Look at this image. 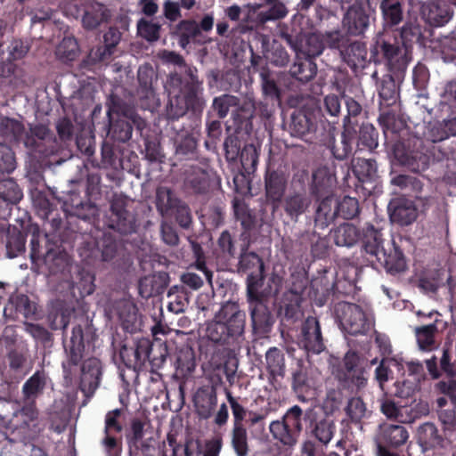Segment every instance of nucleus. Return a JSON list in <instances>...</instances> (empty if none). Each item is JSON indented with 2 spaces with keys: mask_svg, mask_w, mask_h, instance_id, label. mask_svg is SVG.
<instances>
[{
  "mask_svg": "<svg viewBox=\"0 0 456 456\" xmlns=\"http://www.w3.org/2000/svg\"><path fill=\"white\" fill-rule=\"evenodd\" d=\"M382 412L389 419H395L400 422H410L408 409L405 406L397 407L391 400H384L381 403Z\"/></svg>",
  "mask_w": 456,
  "mask_h": 456,
  "instance_id": "nucleus-24",
  "label": "nucleus"
},
{
  "mask_svg": "<svg viewBox=\"0 0 456 456\" xmlns=\"http://www.w3.org/2000/svg\"><path fill=\"white\" fill-rule=\"evenodd\" d=\"M343 23L349 33L360 35L369 26V15L361 5L354 4L346 13Z\"/></svg>",
  "mask_w": 456,
  "mask_h": 456,
  "instance_id": "nucleus-12",
  "label": "nucleus"
},
{
  "mask_svg": "<svg viewBox=\"0 0 456 456\" xmlns=\"http://www.w3.org/2000/svg\"><path fill=\"white\" fill-rule=\"evenodd\" d=\"M180 36L187 38H194L200 34V27L194 20H183L178 25Z\"/></svg>",
  "mask_w": 456,
  "mask_h": 456,
  "instance_id": "nucleus-43",
  "label": "nucleus"
},
{
  "mask_svg": "<svg viewBox=\"0 0 456 456\" xmlns=\"http://www.w3.org/2000/svg\"><path fill=\"white\" fill-rule=\"evenodd\" d=\"M333 432L334 425L332 421L328 419L320 421L314 429L316 438L323 444H328L331 440Z\"/></svg>",
  "mask_w": 456,
  "mask_h": 456,
  "instance_id": "nucleus-35",
  "label": "nucleus"
},
{
  "mask_svg": "<svg viewBox=\"0 0 456 456\" xmlns=\"http://www.w3.org/2000/svg\"><path fill=\"white\" fill-rule=\"evenodd\" d=\"M28 45L21 39H14L9 46V53L12 60H20L28 53Z\"/></svg>",
  "mask_w": 456,
  "mask_h": 456,
  "instance_id": "nucleus-42",
  "label": "nucleus"
},
{
  "mask_svg": "<svg viewBox=\"0 0 456 456\" xmlns=\"http://www.w3.org/2000/svg\"><path fill=\"white\" fill-rule=\"evenodd\" d=\"M336 315L341 328L352 335L363 333L371 325L370 316L354 304L339 303L336 306Z\"/></svg>",
  "mask_w": 456,
  "mask_h": 456,
  "instance_id": "nucleus-5",
  "label": "nucleus"
},
{
  "mask_svg": "<svg viewBox=\"0 0 456 456\" xmlns=\"http://www.w3.org/2000/svg\"><path fill=\"white\" fill-rule=\"evenodd\" d=\"M358 209V201L354 198L344 197L341 200H338V216H341L345 219L354 217Z\"/></svg>",
  "mask_w": 456,
  "mask_h": 456,
  "instance_id": "nucleus-32",
  "label": "nucleus"
},
{
  "mask_svg": "<svg viewBox=\"0 0 456 456\" xmlns=\"http://www.w3.org/2000/svg\"><path fill=\"white\" fill-rule=\"evenodd\" d=\"M334 240L338 246L351 247L358 240V232L355 226L345 224L334 231Z\"/></svg>",
  "mask_w": 456,
  "mask_h": 456,
  "instance_id": "nucleus-18",
  "label": "nucleus"
},
{
  "mask_svg": "<svg viewBox=\"0 0 456 456\" xmlns=\"http://www.w3.org/2000/svg\"><path fill=\"white\" fill-rule=\"evenodd\" d=\"M394 155L401 164L408 166L413 170L419 168V166L415 164V157L405 152L403 144L397 143L395 145Z\"/></svg>",
  "mask_w": 456,
  "mask_h": 456,
  "instance_id": "nucleus-40",
  "label": "nucleus"
},
{
  "mask_svg": "<svg viewBox=\"0 0 456 456\" xmlns=\"http://www.w3.org/2000/svg\"><path fill=\"white\" fill-rule=\"evenodd\" d=\"M26 330L36 339L46 343L50 340L49 331L39 324L26 323Z\"/></svg>",
  "mask_w": 456,
  "mask_h": 456,
  "instance_id": "nucleus-47",
  "label": "nucleus"
},
{
  "mask_svg": "<svg viewBox=\"0 0 456 456\" xmlns=\"http://www.w3.org/2000/svg\"><path fill=\"white\" fill-rule=\"evenodd\" d=\"M177 201L170 190L161 187L157 191V208L161 215H167L177 207Z\"/></svg>",
  "mask_w": 456,
  "mask_h": 456,
  "instance_id": "nucleus-23",
  "label": "nucleus"
},
{
  "mask_svg": "<svg viewBox=\"0 0 456 456\" xmlns=\"http://www.w3.org/2000/svg\"><path fill=\"white\" fill-rule=\"evenodd\" d=\"M16 168L14 152L8 145L0 143V176L10 174Z\"/></svg>",
  "mask_w": 456,
  "mask_h": 456,
  "instance_id": "nucleus-27",
  "label": "nucleus"
},
{
  "mask_svg": "<svg viewBox=\"0 0 456 456\" xmlns=\"http://www.w3.org/2000/svg\"><path fill=\"white\" fill-rule=\"evenodd\" d=\"M164 12L166 18L172 21L176 20L181 16L178 4L172 1H167L165 3Z\"/></svg>",
  "mask_w": 456,
  "mask_h": 456,
  "instance_id": "nucleus-57",
  "label": "nucleus"
},
{
  "mask_svg": "<svg viewBox=\"0 0 456 456\" xmlns=\"http://www.w3.org/2000/svg\"><path fill=\"white\" fill-rule=\"evenodd\" d=\"M121 414V411L118 409L109 411L105 418V432L110 433L111 431L120 432L122 426L118 422V418Z\"/></svg>",
  "mask_w": 456,
  "mask_h": 456,
  "instance_id": "nucleus-46",
  "label": "nucleus"
},
{
  "mask_svg": "<svg viewBox=\"0 0 456 456\" xmlns=\"http://www.w3.org/2000/svg\"><path fill=\"white\" fill-rule=\"evenodd\" d=\"M338 378L345 381H350L357 388L363 387L367 383L365 372L362 369H357L350 374H342Z\"/></svg>",
  "mask_w": 456,
  "mask_h": 456,
  "instance_id": "nucleus-45",
  "label": "nucleus"
},
{
  "mask_svg": "<svg viewBox=\"0 0 456 456\" xmlns=\"http://www.w3.org/2000/svg\"><path fill=\"white\" fill-rule=\"evenodd\" d=\"M439 391L451 397L452 403L456 399V380L449 379L447 381H441L437 384Z\"/></svg>",
  "mask_w": 456,
  "mask_h": 456,
  "instance_id": "nucleus-52",
  "label": "nucleus"
},
{
  "mask_svg": "<svg viewBox=\"0 0 456 456\" xmlns=\"http://www.w3.org/2000/svg\"><path fill=\"white\" fill-rule=\"evenodd\" d=\"M439 418L444 426L445 429L456 430V405L453 403L452 411L441 410L439 411Z\"/></svg>",
  "mask_w": 456,
  "mask_h": 456,
  "instance_id": "nucleus-48",
  "label": "nucleus"
},
{
  "mask_svg": "<svg viewBox=\"0 0 456 456\" xmlns=\"http://www.w3.org/2000/svg\"><path fill=\"white\" fill-rule=\"evenodd\" d=\"M413 403L411 413L408 414V417L411 418V421L419 416L426 415L429 412V406L427 402L419 400V402L414 401Z\"/></svg>",
  "mask_w": 456,
  "mask_h": 456,
  "instance_id": "nucleus-54",
  "label": "nucleus"
},
{
  "mask_svg": "<svg viewBox=\"0 0 456 456\" xmlns=\"http://www.w3.org/2000/svg\"><path fill=\"white\" fill-rule=\"evenodd\" d=\"M390 219L400 225H408L418 216V210L412 200L397 198L389 204Z\"/></svg>",
  "mask_w": 456,
  "mask_h": 456,
  "instance_id": "nucleus-7",
  "label": "nucleus"
},
{
  "mask_svg": "<svg viewBox=\"0 0 456 456\" xmlns=\"http://www.w3.org/2000/svg\"><path fill=\"white\" fill-rule=\"evenodd\" d=\"M269 430L275 440H278L285 446L292 447L297 442V437L294 435L282 419L274 420L270 423Z\"/></svg>",
  "mask_w": 456,
  "mask_h": 456,
  "instance_id": "nucleus-16",
  "label": "nucleus"
},
{
  "mask_svg": "<svg viewBox=\"0 0 456 456\" xmlns=\"http://www.w3.org/2000/svg\"><path fill=\"white\" fill-rule=\"evenodd\" d=\"M301 343L306 351L320 354L324 350L319 322L314 317H308L302 328Z\"/></svg>",
  "mask_w": 456,
  "mask_h": 456,
  "instance_id": "nucleus-9",
  "label": "nucleus"
},
{
  "mask_svg": "<svg viewBox=\"0 0 456 456\" xmlns=\"http://www.w3.org/2000/svg\"><path fill=\"white\" fill-rule=\"evenodd\" d=\"M160 26L152 21L142 19L137 23L138 35L149 42L157 41L159 37Z\"/></svg>",
  "mask_w": 456,
  "mask_h": 456,
  "instance_id": "nucleus-30",
  "label": "nucleus"
},
{
  "mask_svg": "<svg viewBox=\"0 0 456 456\" xmlns=\"http://www.w3.org/2000/svg\"><path fill=\"white\" fill-rule=\"evenodd\" d=\"M287 14V9L281 3L275 4L267 13L261 14V20L266 21L269 20H276L283 18Z\"/></svg>",
  "mask_w": 456,
  "mask_h": 456,
  "instance_id": "nucleus-50",
  "label": "nucleus"
},
{
  "mask_svg": "<svg viewBox=\"0 0 456 456\" xmlns=\"http://www.w3.org/2000/svg\"><path fill=\"white\" fill-rule=\"evenodd\" d=\"M289 428L293 431L298 438L302 430V410L299 406L294 405L289 408L281 419Z\"/></svg>",
  "mask_w": 456,
  "mask_h": 456,
  "instance_id": "nucleus-26",
  "label": "nucleus"
},
{
  "mask_svg": "<svg viewBox=\"0 0 456 456\" xmlns=\"http://www.w3.org/2000/svg\"><path fill=\"white\" fill-rule=\"evenodd\" d=\"M354 172L362 182L372 180L377 175V165L371 159H358L354 164Z\"/></svg>",
  "mask_w": 456,
  "mask_h": 456,
  "instance_id": "nucleus-28",
  "label": "nucleus"
},
{
  "mask_svg": "<svg viewBox=\"0 0 456 456\" xmlns=\"http://www.w3.org/2000/svg\"><path fill=\"white\" fill-rule=\"evenodd\" d=\"M17 313L26 318L33 317L36 314V305L30 301L27 295L20 294L11 298Z\"/></svg>",
  "mask_w": 456,
  "mask_h": 456,
  "instance_id": "nucleus-29",
  "label": "nucleus"
},
{
  "mask_svg": "<svg viewBox=\"0 0 456 456\" xmlns=\"http://www.w3.org/2000/svg\"><path fill=\"white\" fill-rule=\"evenodd\" d=\"M409 437L407 430L399 425L382 424L379 426V434L377 437V447L379 444L385 447H398L403 444Z\"/></svg>",
  "mask_w": 456,
  "mask_h": 456,
  "instance_id": "nucleus-11",
  "label": "nucleus"
},
{
  "mask_svg": "<svg viewBox=\"0 0 456 456\" xmlns=\"http://www.w3.org/2000/svg\"><path fill=\"white\" fill-rule=\"evenodd\" d=\"M162 239L168 245H175L178 242V236L172 226L163 224L161 226Z\"/></svg>",
  "mask_w": 456,
  "mask_h": 456,
  "instance_id": "nucleus-53",
  "label": "nucleus"
},
{
  "mask_svg": "<svg viewBox=\"0 0 456 456\" xmlns=\"http://www.w3.org/2000/svg\"><path fill=\"white\" fill-rule=\"evenodd\" d=\"M43 387V382L41 378L35 374L29 378L23 385V393L27 398L36 395L39 390Z\"/></svg>",
  "mask_w": 456,
  "mask_h": 456,
  "instance_id": "nucleus-41",
  "label": "nucleus"
},
{
  "mask_svg": "<svg viewBox=\"0 0 456 456\" xmlns=\"http://www.w3.org/2000/svg\"><path fill=\"white\" fill-rule=\"evenodd\" d=\"M325 106L327 111L331 116H338L340 112V102L336 95H328L325 98Z\"/></svg>",
  "mask_w": 456,
  "mask_h": 456,
  "instance_id": "nucleus-59",
  "label": "nucleus"
},
{
  "mask_svg": "<svg viewBox=\"0 0 456 456\" xmlns=\"http://www.w3.org/2000/svg\"><path fill=\"white\" fill-rule=\"evenodd\" d=\"M78 289L82 296L91 295L94 291V275L89 272L79 273Z\"/></svg>",
  "mask_w": 456,
  "mask_h": 456,
  "instance_id": "nucleus-44",
  "label": "nucleus"
},
{
  "mask_svg": "<svg viewBox=\"0 0 456 456\" xmlns=\"http://www.w3.org/2000/svg\"><path fill=\"white\" fill-rule=\"evenodd\" d=\"M347 414L354 420H360L366 414V407L361 398H352L346 408Z\"/></svg>",
  "mask_w": 456,
  "mask_h": 456,
  "instance_id": "nucleus-38",
  "label": "nucleus"
},
{
  "mask_svg": "<svg viewBox=\"0 0 456 456\" xmlns=\"http://www.w3.org/2000/svg\"><path fill=\"white\" fill-rule=\"evenodd\" d=\"M419 442L426 449L440 444L436 428L431 423L422 425L418 431Z\"/></svg>",
  "mask_w": 456,
  "mask_h": 456,
  "instance_id": "nucleus-20",
  "label": "nucleus"
},
{
  "mask_svg": "<svg viewBox=\"0 0 456 456\" xmlns=\"http://www.w3.org/2000/svg\"><path fill=\"white\" fill-rule=\"evenodd\" d=\"M437 320L435 323L416 329V337L421 350H431L434 346V333L437 329Z\"/></svg>",
  "mask_w": 456,
  "mask_h": 456,
  "instance_id": "nucleus-21",
  "label": "nucleus"
},
{
  "mask_svg": "<svg viewBox=\"0 0 456 456\" xmlns=\"http://www.w3.org/2000/svg\"><path fill=\"white\" fill-rule=\"evenodd\" d=\"M405 367L408 370L407 377H404L405 370L403 371V379L395 383V395L402 398L411 396L418 389L419 382L423 377L422 365L418 362H406Z\"/></svg>",
  "mask_w": 456,
  "mask_h": 456,
  "instance_id": "nucleus-6",
  "label": "nucleus"
},
{
  "mask_svg": "<svg viewBox=\"0 0 456 456\" xmlns=\"http://www.w3.org/2000/svg\"><path fill=\"white\" fill-rule=\"evenodd\" d=\"M248 300L250 303L251 318H252L253 322L256 323L257 322H260L258 312H259V308L262 307V305L256 298L252 286L248 285Z\"/></svg>",
  "mask_w": 456,
  "mask_h": 456,
  "instance_id": "nucleus-51",
  "label": "nucleus"
},
{
  "mask_svg": "<svg viewBox=\"0 0 456 456\" xmlns=\"http://www.w3.org/2000/svg\"><path fill=\"white\" fill-rule=\"evenodd\" d=\"M258 159V153L256 148L248 144L246 145L240 154V160L243 167L246 170L255 169Z\"/></svg>",
  "mask_w": 456,
  "mask_h": 456,
  "instance_id": "nucleus-36",
  "label": "nucleus"
},
{
  "mask_svg": "<svg viewBox=\"0 0 456 456\" xmlns=\"http://www.w3.org/2000/svg\"><path fill=\"white\" fill-rule=\"evenodd\" d=\"M406 363L400 356L384 358L375 370V379L380 388L384 389V384L393 378L394 370L398 372L404 370Z\"/></svg>",
  "mask_w": 456,
  "mask_h": 456,
  "instance_id": "nucleus-13",
  "label": "nucleus"
},
{
  "mask_svg": "<svg viewBox=\"0 0 456 456\" xmlns=\"http://www.w3.org/2000/svg\"><path fill=\"white\" fill-rule=\"evenodd\" d=\"M232 446L238 456H246L248 452L247 431L241 423L234 422Z\"/></svg>",
  "mask_w": 456,
  "mask_h": 456,
  "instance_id": "nucleus-25",
  "label": "nucleus"
},
{
  "mask_svg": "<svg viewBox=\"0 0 456 456\" xmlns=\"http://www.w3.org/2000/svg\"><path fill=\"white\" fill-rule=\"evenodd\" d=\"M36 417V412L31 408H22L13 412L8 420L7 428L11 429L26 428L29 422Z\"/></svg>",
  "mask_w": 456,
  "mask_h": 456,
  "instance_id": "nucleus-22",
  "label": "nucleus"
},
{
  "mask_svg": "<svg viewBox=\"0 0 456 456\" xmlns=\"http://www.w3.org/2000/svg\"><path fill=\"white\" fill-rule=\"evenodd\" d=\"M8 359L10 362V367L14 370H18L22 367L25 358L22 354L18 351H11L8 354Z\"/></svg>",
  "mask_w": 456,
  "mask_h": 456,
  "instance_id": "nucleus-64",
  "label": "nucleus"
},
{
  "mask_svg": "<svg viewBox=\"0 0 456 456\" xmlns=\"http://www.w3.org/2000/svg\"><path fill=\"white\" fill-rule=\"evenodd\" d=\"M93 9L95 11V14L93 13V12L87 11L83 17L84 26L88 28H96L107 18L104 7L102 5L97 4L93 6Z\"/></svg>",
  "mask_w": 456,
  "mask_h": 456,
  "instance_id": "nucleus-33",
  "label": "nucleus"
},
{
  "mask_svg": "<svg viewBox=\"0 0 456 456\" xmlns=\"http://www.w3.org/2000/svg\"><path fill=\"white\" fill-rule=\"evenodd\" d=\"M267 368L273 379L283 378L285 374L284 356L276 347L270 348L265 354Z\"/></svg>",
  "mask_w": 456,
  "mask_h": 456,
  "instance_id": "nucleus-17",
  "label": "nucleus"
},
{
  "mask_svg": "<svg viewBox=\"0 0 456 456\" xmlns=\"http://www.w3.org/2000/svg\"><path fill=\"white\" fill-rule=\"evenodd\" d=\"M177 211L176 219L180 225L183 227H188L191 223L190 213L184 206H178L175 208Z\"/></svg>",
  "mask_w": 456,
  "mask_h": 456,
  "instance_id": "nucleus-63",
  "label": "nucleus"
},
{
  "mask_svg": "<svg viewBox=\"0 0 456 456\" xmlns=\"http://www.w3.org/2000/svg\"><path fill=\"white\" fill-rule=\"evenodd\" d=\"M359 362L358 355L354 352H348L344 358L345 372L343 374H350L357 370Z\"/></svg>",
  "mask_w": 456,
  "mask_h": 456,
  "instance_id": "nucleus-56",
  "label": "nucleus"
},
{
  "mask_svg": "<svg viewBox=\"0 0 456 456\" xmlns=\"http://www.w3.org/2000/svg\"><path fill=\"white\" fill-rule=\"evenodd\" d=\"M22 197V191L13 179L0 180V198L7 200L10 203L18 204Z\"/></svg>",
  "mask_w": 456,
  "mask_h": 456,
  "instance_id": "nucleus-19",
  "label": "nucleus"
},
{
  "mask_svg": "<svg viewBox=\"0 0 456 456\" xmlns=\"http://www.w3.org/2000/svg\"><path fill=\"white\" fill-rule=\"evenodd\" d=\"M159 57L165 62L173 63L175 65L182 66L183 64V61L180 55L174 52L169 51H161L159 53Z\"/></svg>",
  "mask_w": 456,
  "mask_h": 456,
  "instance_id": "nucleus-62",
  "label": "nucleus"
},
{
  "mask_svg": "<svg viewBox=\"0 0 456 456\" xmlns=\"http://www.w3.org/2000/svg\"><path fill=\"white\" fill-rule=\"evenodd\" d=\"M309 204L310 201L306 198L297 195L287 200L286 210L290 216H297L308 208Z\"/></svg>",
  "mask_w": 456,
  "mask_h": 456,
  "instance_id": "nucleus-34",
  "label": "nucleus"
},
{
  "mask_svg": "<svg viewBox=\"0 0 456 456\" xmlns=\"http://www.w3.org/2000/svg\"><path fill=\"white\" fill-rule=\"evenodd\" d=\"M338 216V200L330 196L319 205L315 222L322 228L327 227Z\"/></svg>",
  "mask_w": 456,
  "mask_h": 456,
  "instance_id": "nucleus-14",
  "label": "nucleus"
},
{
  "mask_svg": "<svg viewBox=\"0 0 456 456\" xmlns=\"http://www.w3.org/2000/svg\"><path fill=\"white\" fill-rule=\"evenodd\" d=\"M6 256L14 258L26 250V235L16 227L9 229L6 233Z\"/></svg>",
  "mask_w": 456,
  "mask_h": 456,
  "instance_id": "nucleus-15",
  "label": "nucleus"
},
{
  "mask_svg": "<svg viewBox=\"0 0 456 456\" xmlns=\"http://www.w3.org/2000/svg\"><path fill=\"white\" fill-rule=\"evenodd\" d=\"M424 19L432 26L446 24L452 17V11L443 0H431L422 6Z\"/></svg>",
  "mask_w": 456,
  "mask_h": 456,
  "instance_id": "nucleus-8",
  "label": "nucleus"
},
{
  "mask_svg": "<svg viewBox=\"0 0 456 456\" xmlns=\"http://www.w3.org/2000/svg\"><path fill=\"white\" fill-rule=\"evenodd\" d=\"M384 17L391 24H398L402 20V12L398 2L394 0H383L381 4Z\"/></svg>",
  "mask_w": 456,
  "mask_h": 456,
  "instance_id": "nucleus-31",
  "label": "nucleus"
},
{
  "mask_svg": "<svg viewBox=\"0 0 456 456\" xmlns=\"http://www.w3.org/2000/svg\"><path fill=\"white\" fill-rule=\"evenodd\" d=\"M266 193L267 196L273 200H278L281 197L283 186L281 180L276 175H270L266 179Z\"/></svg>",
  "mask_w": 456,
  "mask_h": 456,
  "instance_id": "nucleus-39",
  "label": "nucleus"
},
{
  "mask_svg": "<svg viewBox=\"0 0 456 456\" xmlns=\"http://www.w3.org/2000/svg\"><path fill=\"white\" fill-rule=\"evenodd\" d=\"M37 216L44 220L43 231L33 228L29 256L39 274H43L51 290L57 289V213L45 194L38 191L33 198Z\"/></svg>",
  "mask_w": 456,
  "mask_h": 456,
  "instance_id": "nucleus-1",
  "label": "nucleus"
},
{
  "mask_svg": "<svg viewBox=\"0 0 456 456\" xmlns=\"http://www.w3.org/2000/svg\"><path fill=\"white\" fill-rule=\"evenodd\" d=\"M112 212L117 216V227L123 232H128V229L126 227L125 221L127 219L128 215L122 208H117L115 204L111 206Z\"/></svg>",
  "mask_w": 456,
  "mask_h": 456,
  "instance_id": "nucleus-58",
  "label": "nucleus"
},
{
  "mask_svg": "<svg viewBox=\"0 0 456 456\" xmlns=\"http://www.w3.org/2000/svg\"><path fill=\"white\" fill-rule=\"evenodd\" d=\"M101 363L97 359H88L84 362L80 388L86 396H91L99 386Z\"/></svg>",
  "mask_w": 456,
  "mask_h": 456,
  "instance_id": "nucleus-10",
  "label": "nucleus"
},
{
  "mask_svg": "<svg viewBox=\"0 0 456 456\" xmlns=\"http://www.w3.org/2000/svg\"><path fill=\"white\" fill-rule=\"evenodd\" d=\"M0 137L10 142H22L29 154L37 159L41 167H50L57 163L56 160L50 159L57 152L56 138L45 125L30 126L29 131L25 132L20 121L0 116Z\"/></svg>",
  "mask_w": 456,
  "mask_h": 456,
  "instance_id": "nucleus-2",
  "label": "nucleus"
},
{
  "mask_svg": "<svg viewBox=\"0 0 456 456\" xmlns=\"http://www.w3.org/2000/svg\"><path fill=\"white\" fill-rule=\"evenodd\" d=\"M307 41L310 45H313V46H310L306 51L309 57H314L322 53L323 46L316 36L313 35L309 37Z\"/></svg>",
  "mask_w": 456,
  "mask_h": 456,
  "instance_id": "nucleus-60",
  "label": "nucleus"
},
{
  "mask_svg": "<svg viewBox=\"0 0 456 456\" xmlns=\"http://www.w3.org/2000/svg\"><path fill=\"white\" fill-rule=\"evenodd\" d=\"M121 37L120 32L116 28H110L104 35L105 49L102 53H100V59L104 60L106 55L112 53L114 48L119 42Z\"/></svg>",
  "mask_w": 456,
  "mask_h": 456,
  "instance_id": "nucleus-37",
  "label": "nucleus"
},
{
  "mask_svg": "<svg viewBox=\"0 0 456 456\" xmlns=\"http://www.w3.org/2000/svg\"><path fill=\"white\" fill-rule=\"evenodd\" d=\"M245 315L234 302L222 305L215 319L208 323L206 335L213 342H220L227 336L240 334L244 329Z\"/></svg>",
  "mask_w": 456,
  "mask_h": 456,
  "instance_id": "nucleus-3",
  "label": "nucleus"
},
{
  "mask_svg": "<svg viewBox=\"0 0 456 456\" xmlns=\"http://www.w3.org/2000/svg\"><path fill=\"white\" fill-rule=\"evenodd\" d=\"M363 246L366 253L375 257L387 272L397 273L405 270L406 263L402 252L390 242L385 248L380 232L372 226L365 232Z\"/></svg>",
  "mask_w": 456,
  "mask_h": 456,
  "instance_id": "nucleus-4",
  "label": "nucleus"
},
{
  "mask_svg": "<svg viewBox=\"0 0 456 456\" xmlns=\"http://www.w3.org/2000/svg\"><path fill=\"white\" fill-rule=\"evenodd\" d=\"M227 397L232 410L235 422L241 423V420L245 416V409L232 396L230 393L227 394Z\"/></svg>",
  "mask_w": 456,
  "mask_h": 456,
  "instance_id": "nucleus-55",
  "label": "nucleus"
},
{
  "mask_svg": "<svg viewBox=\"0 0 456 456\" xmlns=\"http://www.w3.org/2000/svg\"><path fill=\"white\" fill-rule=\"evenodd\" d=\"M182 281L193 289H200L203 284V280L198 274L192 273L183 274Z\"/></svg>",
  "mask_w": 456,
  "mask_h": 456,
  "instance_id": "nucleus-61",
  "label": "nucleus"
},
{
  "mask_svg": "<svg viewBox=\"0 0 456 456\" xmlns=\"http://www.w3.org/2000/svg\"><path fill=\"white\" fill-rule=\"evenodd\" d=\"M60 47L61 48L63 57L67 60H73L78 51L77 41L73 37L64 38Z\"/></svg>",
  "mask_w": 456,
  "mask_h": 456,
  "instance_id": "nucleus-49",
  "label": "nucleus"
}]
</instances>
